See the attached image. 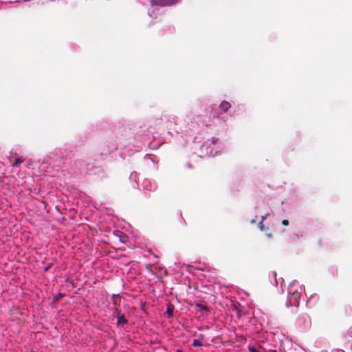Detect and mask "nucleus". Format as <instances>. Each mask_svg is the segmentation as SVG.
I'll return each mask as SVG.
<instances>
[{
	"instance_id": "nucleus-1",
	"label": "nucleus",
	"mask_w": 352,
	"mask_h": 352,
	"mask_svg": "<svg viewBox=\"0 0 352 352\" xmlns=\"http://www.w3.org/2000/svg\"><path fill=\"white\" fill-rule=\"evenodd\" d=\"M150 2L152 6H157L164 7L170 5L168 0H150Z\"/></svg>"
},
{
	"instance_id": "nucleus-13",
	"label": "nucleus",
	"mask_w": 352,
	"mask_h": 352,
	"mask_svg": "<svg viewBox=\"0 0 352 352\" xmlns=\"http://www.w3.org/2000/svg\"><path fill=\"white\" fill-rule=\"evenodd\" d=\"M282 224L285 226H287L289 225V221L287 219H284L282 221Z\"/></svg>"
},
{
	"instance_id": "nucleus-18",
	"label": "nucleus",
	"mask_w": 352,
	"mask_h": 352,
	"mask_svg": "<svg viewBox=\"0 0 352 352\" xmlns=\"http://www.w3.org/2000/svg\"><path fill=\"white\" fill-rule=\"evenodd\" d=\"M272 352H278L276 350H274L272 351Z\"/></svg>"
},
{
	"instance_id": "nucleus-10",
	"label": "nucleus",
	"mask_w": 352,
	"mask_h": 352,
	"mask_svg": "<svg viewBox=\"0 0 352 352\" xmlns=\"http://www.w3.org/2000/svg\"><path fill=\"white\" fill-rule=\"evenodd\" d=\"M113 314L116 316V317H118V316L122 315V314H121L120 311L117 307H115Z\"/></svg>"
},
{
	"instance_id": "nucleus-11",
	"label": "nucleus",
	"mask_w": 352,
	"mask_h": 352,
	"mask_svg": "<svg viewBox=\"0 0 352 352\" xmlns=\"http://www.w3.org/2000/svg\"><path fill=\"white\" fill-rule=\"evenodd\" d=\"M65 295L63 294L59 293L57 296L54 297V300L56 301L59 300L60 298H62Z\"/></svg>"
},
{
	"instance_id": "nucleus-7",
	"label": "nucleus",
	"mask_w": 352,
	"mask_h": 352,
	"mask_svg": "<svg viewBox=\"0 0 352 352\" xmlns=\"http://www.w3.org/2000/svg\"><path fill=\"white\" fill-rule=\"evenodd\" d=\"M265 220V217H262L261 218V220L260 221V222L258 223V227L259 228L262 230V231H265L267 230H268V228H265L264 226V224H263V221Z\"/></svg>"
},
{
	"instance_id": "nucleus-15",
	"label": "nucleus",
	"mask_w": 352,
	"mask_h": 352,
	"mask_svg": "<svg viewBox=\"0 0 352 352\" xmlns=\"http://www.w3.org/2000/svg\"><path fill=\"white\" fill-rule=\"evenodd\" d=\"M267 236L268 237H272V234H267Z\"/></svg>"
},
{
	"instance_id": "nucleus-6",
	"label": "nucleus",
	"mask_w": 352,
	"mask_h": 352,
	"mask_svg": "<svg viewBox=\"0 0 352 352\" xmlns=\"http://www.w3.org/2000/svg\"><path fill=\"white\" fill-rule=\"evenodd\" d=\"M196 307H199L201 310H204L205 311H209V309L206 305H204L203 303L199 302L196 303Z\"/></svg>"
},
{
	"instance_id": "nucleus-3",
	"label": "nucleus",
	"mask_w": 352,
	"mask_h": 352,
	"mask_svg": "<svg viewBox=\"0 0 352 352\" xmlns=\"http://www.w3.org/2000/svg\"><path fill=\"white\" fill-rule=\"evenodd\" d=\"M111 300L113 301V304L116 307L119 306L120 305L121 298L119 295H113Z\"/></svg>"
},
{
	"instance_id": "nucleus-12",
	"label": "nucleus",
	"mask_w": 352,
	"mask_h": 352,
	"mask_svg": "<svg viewBox=\"0 0 352 352\" xmlns=\"http://www.w3.org/2000/svg\"><path fill=\"white\" fill-rule=\"evenodd\" d=\"M167 314L170 316L173 315V308L170 307H168L167 308V311H166Z\"/></svg>"
},
{
	"instance_id": "nucleus-2",
	"label": "nucleus",
	"mask_w": 352,
	"mask_h": 352,
	"mask_svg": "<svg viewBox=\"0 0 352 352\" xmlns=\"http://www.w3.org/2000/svg\"><path fill=\"white\" fill-rule=\"evenodd\" d=\"M230 107V103L227 101H223L219 105L220 109L224 113L227 112Z\"/></svg>"
},
{
	"instance_id": "nucleus-20",
	"label": "nucleus",
	"mask_w": 352,
	"mask_h": 352,
	"mask_svg": "<svg viewBox=\"0 0 352 352\" xmlns=\"http://www.w3.org/2000/svg\"><path fill=\"white\" fill-rule=\"evenodd\" d=\"M343 352H344V351H343Z\"/></svg>"
},
{
	"instance_id": "nucleus-4",
	"label": "nucleus",
	"mask_w": 352,
	"mask_h": 352,
	"mask_svg": "<svg viewBox=\"0 0 352 352\" xmlns=\"http://www.w3.org/2000/svg\"><path fill=\"white\" fill-rule=\"evenodd\" d=\"M117 318H118V322H117L118 325H124V324H127L128 321L125 318V317L123 314L122 316H118V317H117Z\"/></svg>"
},
{
	"instance_id": "nucleus-16",
	"label": "nucleus",
	"mask_w": 352,
	"mask_h": 352,
	"mask_svg": "<svg viewBox=\"0 0 352 352\" xmlns=\"http://www.w3.org/2000/svg\"><path fill=\"white\" fill-rule=\"evenodd\" d=\"M254 222H255V220H252V221H251V223H254Z\"/></svg>"
},
{
	"instance_id": "nucleus-17",
	"label": "nucleus",
	"mask_w": 352,
	"mask_h": 352,
	"mask_svg": "<svg viewBox=\"0 0 352 352\" xmlns=\"http://www.w3.org/2000/svg\"><path fill=\"white\" fill-rule=\"evenodd\" d=\"M176 352H182V350H177Z\"/></svg>"
},
{
	"instance_id": "nucleus-19",
	"label": "nucleus",
	"mask_w": 352,
	"mask_h": 352,
	"mask_svg": "<svg viewBox=\"0 0 352 352\" xmlns=\"http://www.w3.org/2000/svg\"><path fill=\"white\" fill-rule=\"evenodd\" d=\"M30 352H34V351H30Z\"/></svg>"
},
{
	"instance_id": "nucleus-14",
	"label": "nucleus",
	"mask_w": 352,
	"mask_h": 352,
	"mask_svg": "<svg viewBox=\"0 0 352 352\" xmlns=\"http://www.w3.org/2000/svg\"><path fill=\"white\" fill-rule=\"evenodd\" d=\"M217 138H214V137H212V138H211V143H212V144H216V142H217Z\"/></svg>"
},
{
	"instance_id": "nucleus-5",
	"label": "nucleus",
	"mask_w": 352,
	"mask_h": 352,
	"mask_svg": "<svg viewBox=\"0 0 352 352\" xmlns=\"http://www.w3.org/2000/svg\"><path fill=\"white\" fill-rule=\"evenodd\" d=\"M351 314H352V308L349 305L345 306L344 308V311L342 313V315L350 316Z\"/></svg>"
},
{
	"instance_id": "nucleus-9",
	"label": "nucleus",
	"mask_w": 352,
	"mask_h": 352,
	"mask_svg": "<svg viewBox=\"0 0 352 352\" xmlns=\"http://www.w3.org/2000/svg\"><path fill=\"white\" fill-rule=\"evenodd\" d=\"M192 345L193 346H203V344L201 342H200L199 340H194L193 342H192Z\"/></svg>"
},
{
	"instance_id": "nucleus-8",
	"label": "nucleus",
	"mask_w": 352,
	"mask_h": 352,
	"mask_svg": "<svg viewBox=\"0 0 352 352\" xmlns=\"http://www.w3.org/2000/svg\"><path fill=\"white\" fill-rule=\"evenodd\" d=\"M23 163V160L19 159V158H16L15 162H14V164H12V166L14 167H18L21 164Z\"/></svg>"
}]
</instances>
